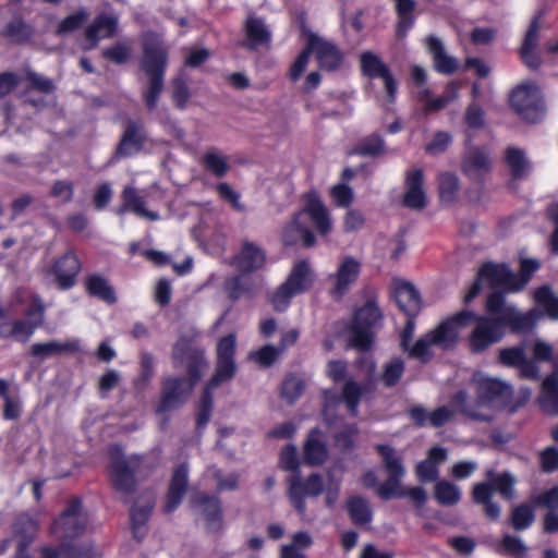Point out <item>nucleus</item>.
I'll return each instance as SVG.
<instances>
[{"label": "nucleus", "instance_id": "nucleus-1", "mask_svg": "<svg viewBox=\"0 0 558 558\" xmlns=\"http://www.w3.org/2000/svg\"><path fill=\"white\" fill-rule=\"evenodd\" d=\"M486 315H477L472 311L462 310L448 320L457 331L458 327H465L471 322L475 326L466 339L469 351L481 354L490 347L499 343L507 330L520 335L532 331L537 323L538 315L535 310L520 312L514 305H508L502 292H490L485 302Z\"/></svg>", "mask_w": 558, "mask_h": 558}, {"label": "nucleus", "instance_id": "nucleus-2", "mask_svg": "<svg viewBox=\"0 0 558 558\" xmlns=\"http://www.w3.org/2000/svg\"><path fill=\"white\" fill-rule=\"evenodd\" d=\"M174 368H184L186 376H168L161 381V395L156 412L167 413L180 409L189 399L208 365L205 350L194 340L182 336L172 347Z\"/></svg>", "mask_w": 558, "mask_h": 558}, {"label": "nucleus", "instance_id": "nucleus-3", "mask_svg": "<svg viewBox=\"0 0 558 558\" xmlns=\"http://www.w3.org/2000/svg\"><path fill=\"white\" fill-rule=\"evenodd\" d=\"M304 206L296 211L282 231V242L286 246H293L299 241L305 248L316 244V236L305 221L308 217L317 233L325 236L330 233L332 222L329 211L323 203L319 194L312 190L303 195Z\"/></svg>", "mask_w": 558, "mask_h": 558}, {"label": "nucleus", "instance_id": "nucleus-4", "mask_svg": "<svg viewBox=\"0 0 558 558\" xmlns=\"http://www.w3.org/2000/svg\"><path fill=\"white\" fill-rule=\"evenodd\" d=\"M236 337L229 333L221 337L216 345L215 372L205 384L196 410V428H204L210 421L214 397L213 391L221 384L232 380L238 372L235 363Z\"/></svg>", "mask_w": 558, "mask_h": 558}, {"label": "nucleus", "instance_id": "nucleus-5", "mask_svg": "<svg viewBox=\"0 0 558 558\" xmlns=\"http://www.w3.org/2000/svg\"><path fill=\"white\" fill-rule=\"evenodd\" d=\"M141 68L148 77V86L142 98L148 111L156 109L163 90L165 74L168 66V49L156 34H147L143 44Z\"/></svg>", "mask_w": 558, "mask_h": 558}, {"label": "nucleus", "instance_id": "nucleus-6", "mask_svg": "<svg viewBox=\"0 0 558 558\" xmlns=\"http://www.w3.org/2000/svg\"><path fill=\"white\" fill-rule=\"evenodd\" d=\"M108 476L112 488L123 495H132L137 488L136 474L142 466L138 456L125 457L119 446L109 450Z\"/></svg>", "mask_w": 558, "mask_h": 558}, {"label": "nucleus", "instance_id": "nucleus-7", "mask_svg": "<svg viewBox=\"0 0 558 558\" xmlns=\"http://www.w3.org/2000/svg\"><path fill=\"white\" fill-rule=\"evenodd\" d=\"M383 319V313L375 301H367L353 315L349 327V342L359 351H368L374 341V328Z\"/></svg>", "mask_w": 558, "mask_h": 558}, {"label": "nucleus", "instance_id": "nucleus-8", "mask_svg": "<svg viewBox=\"0 0 558 558\" xmlns=\"http://www.w3.org/2000/svg\"><path fill=\"white\" fill-rule=\"evenodd\" d=\"M376 452L380 456L387 478L384 483L378 485L377 495L383 500H390L392 498H402L404 486L401 482L405 475V468L393 447L386 444H378L375 446Z\"/></svg>", "mask_w": 558, "mask_h": 558}, {"label": "nucleus", "instance_id": "nucleus-9", "mask_svg": "<svg viewBox=\"0 0 558 558\" xmlns=\"http://www.w3.org/2000/svg\"><path fill=\"white\" fill-rule=\"evenodd\" d=\"M458 341V331L451 327V320L445 319L436 328L420 337L414 344H408L407 352L412 359L418 360L423 364L432 361L434 354L432 345H438L442 349L453 347Z\"/></svg>", "mask_w": 558, "mask_h": 558}, {"label": "nucleus", "instance_id": "nucleus-10", "mask_svg": "<svg viewBox=\"0 0 558 558\" xmlns=\"http://www.w3.org/2000/svg\"><path fill=\"white\" fill-rule=\"evenodd\" d=\"M511 108L525 121L535 123L541 120L544 106L537 86L523 83L512 89L509 98Z\"/></svg>", "mask_w": 558, "mask_h": 558}, {"label": "nucleus", "instance_id": "nucleus-11", "mask_svg": "<svg viewBox=\"0 0 558 558\" xmlns=\"http://www.w3.org/2000/svg\"><path fill=\"white\" fill-rule=\"evenodd\" d=\"M288 498L294 510L303 515L306 512V497H318L324 490V481L320 474L312 473L305 480L301 474H291L287 477Z\"/></svg>", "mask_w": 558, "mask_h": 558}, {"label": "nucleus", "instance_id": "nucleus-12", "mask_svg": "<svg viewBox=\"0 0 558 558\" xmlns=\"http://www.w3.org/2000/svg\"><path fill=\"white\" fill-rule=\"evenodd\" d=\"M148 143V133L142 120L128 119L113 151L117 160L141 154Z\"/></svg>", "mask_w": 558, "mask_h": 558}, {"label": "nucleus", "instance_id": "nucleus-13", "mask_svg": "<svg viewBox=\"0 0 558 558\" xmlns=\"http://www.w3.org/2000/svg\"><path fill=\"white\" fill-rule=\"evenodd\" d=\"M307 37L319 70L333 73L343 68L345 53L337 44L312 32L307 33Z\"/></svg>", "mask_w": 558, "mask_h": 558}, {"label": "nucleus", "instance_id": "nucleus-14", "mask_svg": "<svg viewBox=\"0 0 558 558\" xmlns=\"http://www.w3.org/2000/svg\"><path fill=\"white\" fill-rule=\"evenodd\" d=\"M357 365L366 367L369 376L364 383H357L351 378L343 384L344 405L352 416L357 415L362 398L366 395H373L376 390V383L373 378L375 362L372 359H360Z\"/></svg>", "mask_w": 558, "mask_h": 558}, {"label": "nucleus", "instance_id": "nucleus-15", "mask_svg": "<svg viewBox=\"0 0 558 558\" xmlns=\"http://www.w3.org/2000/svg\"><path fill=\"white\" fill-rule=\"evenodd\" d=\"M497 364L508 368H517L521 379L538 380L541 377L538 364L526 356L523 345L499 349Z\"/></svg>", "mask_w": 558, "mask_h": 558}, {"label": "nucleus", "instance_id": "nucleus-16", "mask_svg": "<svg viewBox=\"0 0 558 558\" xmlns=\"http://www.w3.org/2000/svg\"><path fill=\"white\" fill-rule=\"evenodd\" d=\"M82 500L78 497L70 499L66 508L53 521L51 531L62 539L80 536L85 530V521L81 517Z\"/></svg>", "mask_w": 558, "mask_h": 558}, {"label": "nucleus", "instance_id": "nucleus-17", "mask_svg": "<svg viewBox=\"0 0 558 558\" xmlns=\"http://www.w3.org/2000/svg\"><path fill=\"white\" fill-rule=\"evenodd\" d=\"M360 66L363 75L369 78H381L384 81L388 100L393 102L398 84L389 66L372 51H365L360 56Z\"/></svg>", "mask_w": 558, "mask_h": 558}, {"label": "nucleus", "instance_id": "nucleus-18", "mask_svg": "<svg viewBox=\"0 0 558 558\" xmlns=\"http://www.w3.org/2000/svg\"><path fill=\"white\" fill-rule=\"evenodd\" d=\"M81 269V259L73 250H68L64 254L54 259L50 267V274L54 277L57 287L65 291L76 284Z\"/></svg>", "mask_w": 558, "mask_h": 558}, {"label": "nucleus", "instance_id": "nucleus-19", "mask_svg": "<svg viewBox=\"0 0 558 558\" xmlns=\"http://www.w3.org/2000/svg\"><path fill=\"white\" fill-rule=\"evenodd\" d=\"M493 169L492 160L485 147L473 146L466 150L461 160L462 173L472 182L485 183V178Z\"/></svg>", "mask_w": 558, "mask_h": 558}, {"label": "nucleus", "instance_id": "nucleus-20", "mask_svg": "<svg viewBox=\"0 0 558 558\" xmlns=\"http://www.w3.org/2000/svg\"><path fill=\"white\" fill-rule=\"evenodd\" d=\"M190 504L203 515L208 532L218 534L223 530L222 507L218 497L201 492L191 498Z\"/></svg>", "mask_w": 558, "mask_h": 558}, {"label": "nucleus", "instance_id": "nucleus-21", "mask_svg": "<svg viewBox=\"0 0 558 558\" xmlns=\"http://www.w3.org/2000/svg\"><path fill=\"white\" fill-rule=\"evenodd\" d=\"M361 264L352 256H347L339 265L335 275L330 276L335 286L329 294L335 300L342 299L351 289V286L359 279Z\"/></svg>", "mask_w": 558, "mask_h": 558}, {"label": "nucleus", "instance_id": "nucleus-22", "mask_svg": "<svg viewBox=\"0 0 558 558\" xmlns=\"http://www.w3.org/2000/svg\"><path fill=\"white\" fill-rule=\"evenodd\" d=\"M543 16L544 11L542 10L534 14L520 48L522 62L533 71L537 70L542 64L541 57L534 50L538 45L539 27Z\"/></svg>", "mask_w": 558, "mask_h": 558}, {"label": "nucleus", "instance_id": "nucleus-23", "mask_svg": "<svg viewBox=\"0 0 558 558\" xmlns=\"http://www.w3.org/2000/svg\"><path fill=\"white\" fill-rule=\"evenodd\" d=\"M189 486V466L186 463L178 464L172 472L168 490L166 494V502L163 506L165 513H172L181 505Z\"/></svg>", "mask_w": 558, "mask_h": 558}, {"label": "nucleus", "instance_id": "nucleus-24", "mask_svg": "<svg viewBox=\"0 0 558 558\" xmlns=\"http://www.w3.org/2000/svg\"><path fill=\"white\" fill-rule=\"evenodd\" d=\"M265 264L266 252L251 241H243L240 252L232 258V265L242 275H251L262 269Z\"/></svg>", "mask_w": 558, "mask_h": 558}, {"label": "nucleus", "instance_id": "nucleus-25", "mask_svg": "<svg viewBox=\"0 0 558 558\" xmlns=\"http://www.w3.org/2000/svg\"><path fill=\"white\" fill-rule=\"evenodd\" d=\"M119 27L118 16L100 13L85 28L86 50L98 46L101 38H112L117 35Z\"/></svg>", "mask_w": 558, "mask_h": 558}, {"label": "nucleus", "instance_id": "nucleus-26", "mask_svg": "<svg viewBox=\"0 0 558 558\" xmlns=\"http://www.w3.org/2000/svg\"><path fill=\"white\" fill-rule=\"evenodd\" d=\"M476 395L480 403L493 402L508 403L513 396L512 386L498 378H482L476 385Z\"/></svg>", "mask_w": 558, "mask_h": 558}, {"label": "nucleus", "instance_id": "nucleus-27", "mask_svg": "<svg viewBox=\"0 0 558 558\" xmlns=\"http://www.w3.org/2000/svg\"><path fill=\"white\" fill-rule=\"evenodd\" d=\"M424 175L421 169H413L405 177V193L403 205L410 209L422 210L427 205L426 194L423 190Z\"/></svg>", "mask_w": 558, "mask_h": 558}, {"label": "nucleus", "instance_id": "nucleus-28", "mask_svg": "<svg viewBox=\"0 0 558 558\" xmlns=\"http://www.w3.org/2000/svg\"><path fill=\"white\" fill-rule=\"evenodd\" d=\"M393 299L404 315L417 316L421 311L420 293L412 283L405 280L395 282Z\"/></svg>", "mask_w": 558, "mask_h": 558}, {"label": "nucleus", "instance_id": "nucleus-29", "mask_svg": "<svg viewBox=\"0 0 558 558\" xmlns=\"http://www.w3.org/2000/svg\"><path fill=\"white\" fill-rule=\"evenodd\" d=\"M303 459L307 465L319 466L328 459V448L318 427L310 429L303 446Z\"/></svg>", "mask_w": 558, "mask_h": 558}, {"label": "nucleus", "instance_id": "nucleus-30", "mask_svg": "<svg viewBox=\"0 0 558 558\" xmlns=\"http://www.w3.org/2000/svg\"><path fill=\"white\" fill-rule=\"evenodd\" d=\"M426 48L433 58L434 69L445 75H451L459 69L458 60L448 56L442 41L436 36L429 35L426 40Z\"/></svg>", "mask_w": 558, "mask_h": 558}, {"label": "nucleus", "instance_id": "nucleus-31", "mask_svg": "<svg viewBox=\"0 0 558 558\" xmlns=\"http://www.w3.org/2000/svg\"><path fill=\"white\" fill-rule=\"evenodd\" d=\"M295 295L308 291L313 284L310 264L305 259L296 262L283 282Z\"/></svg>", "mask_w": 558, "mask_h": 558}, {"label": "nucleus", "instance_id": "nucleus-32", "mask_svg": "<svg viewBox=\"0 0 558 558\" xmlns=\"http://www.w3.org/2000/svg\"><path fill=\"white\" fill-rule=\"evenodd\" d=\"M244 34L246 38L245 47L250 50H256L260 46H268L271 41V33L266 27L264 21L256 16H248L244 23Z\"/></svg>", "mask_w": 558, "mask_h": 558}, {"label": "nucleus", "instance_id": "nucleus-33", "mask_svg": "<svg viewBox=\"0 0 558 558\" xmlns=\"http://www.w3.org/2000/svg\"><path fill=\"white\" fill-rule=\"evenodd\" d=\"M84 286L86 293L92 298H96L110 305L117 303L118 301L114 288L102 275H87L84 280Z\"/></svg>", "mask_w": 558, "mask_h": 558}, {"label": "nucleus", "instance_id": "nucleus-34", "mask_svg": "<svg viewBox=\"0 0 558 558\" xmlns=\"http://www.w3.org/2000/svg\"><path fill=\"white\" fill-rule=\"evenodd\" d=\"M538 404L541 409L549 414L558 416V375H547L541 384Z\"/></svg>", "mask_w": 558, "mask_h": 558}, {"label": "nucleus", "instance_id": "nucleus-35", "mask_svg": "<svg viewBox=\"0 0 558 558\" xmlns=\"http://www.w3.org/2000/svg\"><path fill=\"white\" fill-rule=\"evenodd\" d=\"M80 351V343L76 340L66 342L49 341L33 343L29 348L28 354L33 357L40 360L48 359L53 355L64 353H76Z\"/></svg>", "mask_w": 558, "mask_h": 558}, {"label": "nucleus", "instance_id": "nucleus-36", "mask_svg": "<svg viewBox=\"0 0 558 558\" xmlns=\"http://www.w3.org/2000/svg\"><path fill=\"white\" fill-rule=\"evenodd\" d=\"M1 35L9 39L12 44L24 45L29 43L34 35L35 28L27 23L21 14H15L5 25Z\"/></svg>", "mask_w": 558, "mask_h": 558}, {"label": "nucleus", "instance_id": "nucleus-37", "mask_svg": "<svg viewBox=\"0 0 558 558\" xmlns=\"http://www.w3.org/2000/svg\"><path fill=\"white\" fill-rule=\"evenodd\" d=\"M122 205L117 210L118 215H123L126 211H132L140 217L148 218L149 220H157L158 214L155 211L147 210L145 208V202L142 196L138 195L136 189L132 186H125L122 191Z\"/></svg>", "mask_w": 558, "mask_h": 558}, {"label": "nucleus", "instance_id": "nucleus-38", "mask_svg": "<svg viewBox=\"0 0 558 558\" xmlns=\"http://www.w3.org/2000/svg\"><path fill=\"white\" fill-rule=\"evenodd\" d=\"M38 532V524L28 514H20L13 523V533L16 538V548L28 550Z\"/></svg>", "mask_w": 558, "mask_h": 558}, {"label": "nucleus", "instance_id": "nucleus-39", "mask_svg": "<svg viewBox=\"0 0 558 558\" xmlns=\"http://www.w3.org/2000/svg\"><path fill=\"white\" fill-rule=\"evenodd\" d=\"M345 510L355 526H366L373 521V511L368 501L362 496H351L345 500Z\"/></svg>", "mask_w": 558, "mask_h": 558}, {"label": "nucleus", "instance_id": "nucleus-40", "mask_svg": "<svg viewBox=\"0 0 558 558\" xmlns=\"http://www.w3.org/2000/svg\"><path fill=\"white\" fill-rule=\"evenodd\" d=\"M387 153L384 137L379 133H372L362 137L350 150V155L377 158Z\"/></svg>", "mask_w": 558, "mask_h": 558}, {"label": "nucleus", "instance_id": "nucleus-41", "mask_svg": "<svg viewBox=\"0 0 558 558\" xmlns=\"http://www.w3.org/2000/svg\"><path fill=\"white\" fill-rule=\"evenodd\" d=\"M505 162L510 170L511 179L514 181L524 179L531 171V163L523 149L513 146L507 147Z\"/></svg>", "mask_w": 558, "mask_h": 558}, {"label": "nucleus", "instance_id": "nucleus-42", "mask_svg": "<svg viewBox=\"0 0 558 558\" xmlns=\"http://www.w3.org/2000/svg\"><path fill=\"white\" fill-rule=\"evenodd\" d=\"M253 288V280L241 272L226 278L223 282V290L228 299L232 302L240 300L245 294H251Z\"/></svg>", "mask_w": 558, "mask_h": 558}, {"label": "nucleus", "instance_id": "nucleus-43", "mask_svg": "<svg viewBox=\"0 0 558 558\" xmlns=\"http://www.w3.org/2000/svg\"><path fill=\"white\" fill-rule=\"evenodd\" d=\"M473 501L483 505L484 514L490 521H497L500 517V507L493 501L489 486L486 484H476L472 493Z\"/></svg>", "mask_w": 558, "mask_h": 558}, {"label": "nucleus", "instance_id": "nucleus-44", "mask_svg": "<svg viewBox=\"0 0 558 558\" xmlns=\"http://www.w3.org/2000/svg\"><path fill=\"white\" fill-rule=\"evenodd\" d=\"M151 511L153 505H134L130 509L132 535L137 542L143 541L147 534L146 523L150 518Z\"/></svg>", "mask_w": 558, "mask_h": 558}, {"label": "nucleus", "instance_id": "nucleus-45", "mask_svg": "<svg viewBox=\"0 0 558 558\" xmlns=\"http://www.w3.org/2000/svg\"><path fill=\"white\" fill-rule=\"evenodd\" d=\"M535 303L543 307L546 316L551 320H558V296L548 284L536 288L533 292Z\"/></svg>", "mask_w": 558, "mask_h": 558}, {"label": "nucleus", "instance_id": "nucleus-46", "mask_svg": "<svg viewBox=\"0 0 558 558\" xmlns=\"http://www.w3.org/2000/svg\"><path fill=\"white\" fill-rule=\"evenodd\" d=\"M482 484H486L489 486L490 495L497 492L506 500H512L515 497V478L512 474L508 472L497 474L494 477H492L489 482H483Z\"/></svg>", "mask_w": 558, "mask_h": 558}, {"label": "nucleus", "instance_id": "nucleus-47", "mask_svg": "<svg viewBox=\"0 0 558 558\" xmlns=\"http://www.w3.org/2000/svg\"><path fill=\"white\" fill-rule=\"evenodd\" d=\"M508 270L509 266L505 263L485 262L478 269L480 279L487 280L493 289L501 288Z\"/></svg>", "mask_w": 558, "mask_h": 558}, {"label": "nucleus", "instance_id": "nucleus-48", "mask_svg": "<svg viewBox=\"0 0 558 558\" xmlns=\"http://www.w3.org/2000/svg\"><path fill=\"white\" fill-rule=\"evenodd\" d=\"M534 520L533 507L527 504H520L512 509L509 523L515 531H524L534 523Z\"/></svg>", "mask_w": 558, "mask_h": 558}, {"label": "nucleus", "instance_id": "nucleus-49", "mask_svg": "<svg viewBox=\"0 0 558 558\" xmlns=\"http://www.w3.org/2000/svg\"><path fill=\"white\" fill-rule=\"evenodd\" d=\"M435 498L441 506H454L461 499V492L453 483L442 480L435 486Z\"/></svg>", "mask_w": 558, "mask_h": 558}, {"label": "nucleus", "instance_id": "nucleus-50", "mask_svg": "<svg viewBox=\"0 0 558 558\" xmlns=\"http://www.w3.org/2000/svg\"><path fill=\"white\" fill-rule=\"evenodd\" d=\"M438 190L441 203H453L459 191L458 177L451 172L441 173L438 181Z\"/></svg>", "mask_w": 558, "mask_h": 558}, {"label": "nucleus", "instance_id": "nucleus-51", "mask_svg": "<svg viewBox=\"0 0 558 558\" xmlns=\"http://www.w3.org/2000/svg\"><path fill=\"white\" fill-rule=\"evenodd\" d=\"M88 20V12L82 8L74 13L65 16L58 24L54 34L57 36H63L80 29L83 24Z\"/></svg>", "mask_w": 558, "mask_h": 558}, {"label": "nucleus", "instance_id": "nucleus-52", "mask_svg": "<svg viewBox=\"0 0 558 558\" xmlns=\"http://www.w3.org/2000/svg\"><path fill=\"white\" fill-rule=\"evenodd\" d=\"M58 549H60L62 558H100L99 553L92 544L73 545L62 542Z\"/></svg>", "mask_w": 558, "mask_h": 558}, {"label": "nucleus", "instance_id": "nucleus-53", "mask_svg": "<svg viewBox=\"0 0 558 558\" xmlns=\"http://www.w3.org/2000/svg\"><path fill=\"white\" fill-rule=\"evenodd\" d=\"M202 163L207 171L217 178L225 177L230 168L227 159L215 150L206 151L202 157Z\"/></svg>", "mask_w": 558, "mask_h": 558}, {"label": "nucleus", "instance_id": "nucleus-54", "mask_svg": "<svg viewBox=\"0 0 558 558\" xmlns=\"http://www.w3.org/2000/svg\"><path fill=\"white\" fill-rule=\"evenodd\" d=\"M305 384L301 378L290 375L281 384V398L293 404L302 396Z\"/></svg>", "mask_w": 558, "mask_h": 558}, {"label": "nucleus", "instance_id": "nucleus-55", "mask_svg": "<svg viewBox=\"0 0 558 558\" xmlns=\"http://www.w3.org/2000/svg\"><path fill=\"white\" fill-rule=\"evenodd\" d=\"M417 99L421 102H424V113L430 114L434 112H438L447 107V105L453 99V96H439L436 98L432 97V92L429 88H424L418 92Z\"/></svg>", "mask_w": 558, "mask_h": 558}, {"label": "nucleus", "instance_id": "nucleus-56", "mask_svg": "<svg viewBox=\"0 0 558 558\" xmlns=\"http://www.w3.org/2000/svg\"><path fill=\"white\" fill-rule=\"evenodd\" d=\"M171 98L174 107L180 110L186 108L187 102L191 98V92L187 86V83L180 75L172 78Z\"/></svg>", "mask_w": 558, "mask_h": 558}, {"label": "nucleus", "instance_id": "nucleus-57", "mask_svg": "<svg viewBox=\"0 0 558 558\" xmlns=\"http://www.w3.org/2000/svg\"><path fill=\"white\" fill-rule=\"evenodd\" d=\"M296 296L283 282L269 295V303L274 311L286 312L291 305L292 299Z\"/></svg>", "mask_w": 558, "mask_h": 558}, {"label": "nucleus", "instance_id": "nucleus-58", "mask_svg": "<svg viewBox=\"0 0 558 558\" xmlns=\"http://www.w3.org/2000/svg\"><path fill=\"white\" fill-rule=\"evenodd\" d=\"M279 466L283 471H289L292 474L300 473V460L296 447L288 444L280 452Z\"/></svg>", "mask_w": 558, "mask_h": 558}, {"label": "nucleus", "instance_id": "nucleus-59", "mask_svg": "<svg viewBox=\"0 0 558 558\" xmlns=\"http://www.w3.org/2000/svg\"><path fill=\"white\" fill-rule=\"evenodd\" d=\"M404 373V363L400 359H396L386 364L381 374V381L385 387H395Z\"/></svg>", "mask_w": 558, "mask_h": 558}, {"label": "nucleus", "instance_id": "nucleus-60", "mask_svg": "<svg viewBox=\"0 0 558 558\" xmlns=\"http://www.w3.org/2000/svg\"><path fill=\"white\" fill-rule=\"evenodd\" d=\"M359 434L356 424H347L341 430L335 434L336 446L342 451H351L354 448V439Z\"/></svg>", "mask_w": 558, "mask_h": 558}, {"label": "nucleus", "instance_id": "nucleus-61", "mask_svg": "<svg viewBox=\"0 0 558 558\" xmlns=\"http://www.w3.org/2000/svg\"><path fill=\"white\" fill-rule=\"evenodd\" d=\"M39 327H41L40 320H13V332L15 333V340L25 343Z\"/></svg>", "mask_w": 558, "mask_h": 558}, {"label": "nucleus", "instance_id": "nucleus-62", "mask_svg": "<svg viewBox=\"0 0 558 558\" xmlns=\"http://www.w3.org/2000/svg\"><path fill=\"white\" fill-rule=\"evenodd\" d=\"M102 57L114 64H124L131 57V48L124 43H117L104 49Z\"/></svg>", "mask_w": 558, "mask_h": 558}, {"label": "nucleus", "instance_id": "nucleus-63", "mask_svg": "<svg viewBox=\"0 0 558 558\" xmlns=\"http://www.w3.org/2000/svg\"><path fill=\"white\" fill-rule=\"evenodd\" d=\"M539 466L544 473L551 474L558 470V448L549 446L538 453Z\"/></svg>", "mask_w": 558, "mask_h": 558}, {"label": "nucleus", "instance_id": "nucleus-64", "mask_svg": "<svg viewBox=\"0 0 558 558\" xmlns=\"http://www.w3.org/2000/svg\"><path fill=\"white\" fill-rule=\"evenodd\" d=\"M533 504L537 507L546 508L548 511H558V485L544 490L533 498Z\"/></svg>", "mask_w": 558, "mask_h": 558}]
</instances>
